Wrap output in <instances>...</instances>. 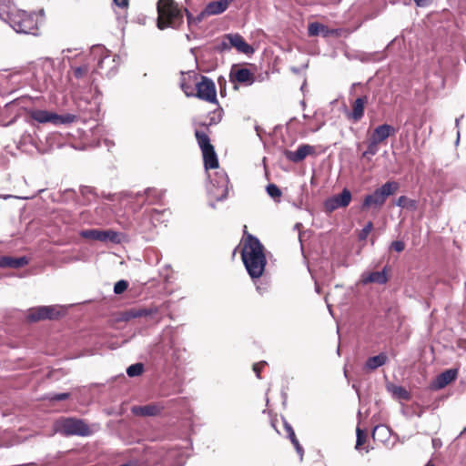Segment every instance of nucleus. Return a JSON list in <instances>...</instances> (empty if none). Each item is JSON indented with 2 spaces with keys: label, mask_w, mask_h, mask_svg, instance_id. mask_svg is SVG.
Instances as JSON below:
<instances>
[{
  "label": "nucleus",
  "mask_w": 466,
  "mask_h": 466,
  "mask_svg": "<svg viewBox=\"0 0 466 466\" xmlns=\"http://www.w3.org/2000/svg\"><path fill=\"white\" fill-rule=\"evenodd\" d=\"M241 259L247 273L254 283L264 274L267 266L265 247L252 234H247L245 245L241 251Z\"/></svg>",
  "instance_id": "1"
},
{
  "label": "nucleus",
  "mask_w": 466,
  "mask_h": 466,
  "mask_svg": "<svg viewBox=\"0 0 466 466\" xmlns=\"http://www.w3.org/2000/svg\"><path fill=\"white\" fill-rule=\"evenodd\" d=\"M157 10L158 15L157 26L159 30L168 27L177 29L184 22L183 10L174 0H158Z\"/></svg>",
  "instance_id": "2"
},
{
  "label": "nucleus",
  "mask_w": 466,
  "mask_h": 466,
  "mask_svg": "<svg viewBox=\"0 0 466 466\" xmlns=\"http://www.w3.org/2000/svg\"><path fill=\"white\" fill-rule=\"evenodd\" d=\"M399 187L400 185L398 182L393 180L387 181L380 187L376 188L371 194H368L364 197L360 205V209L364 211L368 210L371 207H382L387 198L394 195L399 190Z\"/></svg>",
  "instance_id": "3"
},
{
  "label": "nucleus",
  "mask_w": 466,
  "mask_h": 466,
  "mask_svg": "<svg viewBox=\"0 0 466 466\" xmlns=\"http://www.w3.org/2000/svg\"><path fill=\"white\" fill-rule=\"evenodd\" d=\"M5 21L19 34L35 35L38 30L35 15L33 13L19 11L15 15H10Z\"/></svg>",
  "instance_id": "4"
},
{
  "label": "nucleus",
  "mask_w": 466,
  "mask_h": 466,
  "mask_svg": "<svg viewBox=\"0 0 466 466\" xmlns=\"http://www.w3.org/2000/svg\"><path fill=\"white\" fill-rule=\"evenodd\" d=\"M195 137L203 157L205 170L216 169L218 167V158L214 146L211 144L208 135L198 129L195 130Z\"/></svg>",
  "instance_id": "5"
},
{
  "label": "nucleus",
  "mask_w": 466,
  "mask_h": 466,
  "mask_svg": "<svg viewBox=\"0 0 466 466\" xmlns=\"http://www.w3.org/2000/svg\"><path fill=\"white\" fill-rule=\"evenodd\" d=\"M66 310L58 305L37 306L28 309L26 320L29 323H35L40 320H57L62 318Z\"/></svg>",
  "instance_id": "6"
},
{
  "label": "nucleus",
  "mask_w": 466,
  "mask_h": 466,
  "mask_svg": "<svg viewBox=\"0 0 466 466\" xmlns=\"http://www.w3.org/2000/svg\"><path fill=\"white\" fill-rule=\"evenodd\" d=\"M229 178L228 174L221 170L215 173V176L210 179L209 185L207 187V192L209 198L215 201H223L228 195Z\"/></svg>",
  "instance_id": "7"
},
{
  "label": "nucleus",
  "mask_w": 466,
  "mask_h": 466,
  "mask_svg": "<svg viewBox=\"0 0 466 466\" xmlns=\"http://www.w3.org/2000/svg\"><path fill=\"white\" fill-rule=\"evenodd\" d=\"M59 431L65 436L87 437L92 434L88 424L75 417L63 418L59 422Z\"/></svg>",
  "instance_id": "8"
},
{
  "label": "nucleus",
  "mask_w": 466,
  "mask_h": 466,
  "mask_svg": "<svg viewBox=\"0 0 466 466\" xmlns=\"http://www.w3.org/2000/svg\"><path fill=\"white\" fill-rule=\"evenodd\" d=\"M30 116L35 121L41 124L51 123L55 126L67 125L73 123L76 119V116L73 114H57L47 110H33Z\"/></svg>",
  "instance_id": "9"
},
{
  "label": "nucleus",
  "mask_w": 466,
  "mask_h": 466,
  "mask_svg": "<svg viewBox=\"0 0 466 466\" xmlns=\"http://www.w3.org/2000/svg\"><path fill=\"white\" fill-rule=\"evenodd\" d=\"M79 236L85 239L96 240L100 242H110L113 244H120L121 238L120 233L108 228V229H101V228H88L83 229L79 232Z\"/></svg>",
  "instance_id": "10"
},
{
  "label": "nucleus",
  "mask_w": 466,
  "mask_h": 466,
  "mask_svg": "<svg viewBox=\"0 0 466 466\" xmlns=\"http://www.w3.org/2000/svg\"><path fill=\"white\" fill-rule=\"evenodd\" d=\"M195 97L208 103L218 104L217 88L214 81L206 76H200V81L195 83Z\"/></svg>",
  "instance_id": "11"
},
{
  "label": "nucleus",
  "mask_w": 466,
  "mask_h": 466,
  "mask_svg": "<svg viewBox=\"0 0 466 466\" xmlns=\"http://www.w3.org/2000/svg\"><path fill=\"white\" fill-rule=\"evenodd\" d=\"M229 81L234 85L233 88L238 90V85L252 86L256 81V76L249 68L234 64L229 72Z\"/></svg>",
  "instance_id": "12"
},
{
  "label": "nucleus",
  "mask_w": 466,
  "mask_h": 466,
  "mask_svg": "<svg viewBox=\"0 0 466 466\" xmlns=\"http://www.w3.org/2000/svg\"><path fill=\"white\" fill-rule=\"evenodd\" d=\"M351 198L350 190L344 187L340 193L325 199L323 203L324 210L327 214H329L339 208H346L350 205Z\"/></svg>",
  "instance_id": "13"
},
{
  "label": "nucleus",
  "mask_w": 466,
  "mask_h": 466,
  "mask_svg": "<svg viewBox=\"0 0 466 466\" xmlns=\"http://www.w3.org/2000/svg\"><path fill=\"white\" fill-rule=\"evenodd\" d=\"M459 370L456 368H451L443 370L435 377L434 380L430 383V389L431 390H439L444 389L457 380Z\"/></svg>",
  "instance_id": "14"
},
{
  "label": "nucleus",
  "mask_w": 466,
  "mask_h": 466,
  "mask_svg": "<svg viewBox=\"0 0 466 466\" xmlns=\"http://www.w3.org/2000/svg\"><path fill=\"white\" fill-rule=\"evenodd\" d=\"M283 155L289 161L299 163L308 156L315 155V147L309 144H300L295 151L285 149Z\"/></svg>",
  "instance_id": "15"
},
{
  "label": "nucleus",
  "mask_w": 466,
  "mask_h": 466,
  "mask_svg": "<svg viewBox=\"0 0 466 466\" xmlns=\"http://www.w3.org/2000/svg\"><path fill=\"white\" fill-rule=\"evenodd\" d=\"M227 38L229 40L231 49L235 48L238 53L244 54L248 56H250L255 53V48L248 44L240 34L229 33L227 34Z\"/></svg>",
  "instance_id": "16"
},
{
  "label": "nucleus",
  "mask_w": 466,
  "mask_h": 466,
  "mask_svg": "<svg viewBox=\"0 0 466 466\" xmlns=\"http://www.w3.org/2000/svg\"><path fill=\"white\" fill-rule=\"evenodd\" d=\"M368 101L369 98L367 96L357 97L352 103V110L346 112L347 117L353 120L355 123L361 120L364 116L365 106L368 104Z\"/></svg>",
  "instance_id": "17"
},
{
  "label": "nucleus",
  "mask_w": 466,
  "mask_h": 466,
  "mask_svg": "<svg viewBox=\"0 0 466 466\" xmlns=\"http://www.w3.org/2000/svg\"><path fill=\"white\" fill-rule=\"evenodd\" d=\"M164 410V406L157 403H150L147 405H136L131 408V412L135 416L155 417L159 415Z\"/></svg>",
  "instance_id": "18"
},
{
  "label": "nucleus",
  "mask_w": 466,
  "mask_h": 466,
  "mask_svg": "<svg viewBox=\"0 0 466 466\" xmlns=\"http://www.w3.org/2000/svg\"><path fill=\"white\" fill-rule=\"evenodd\" d=\"M389 266L386 265L380 271H371L367 275H362V282L363 284L369 283H376L380 285H384L389 281Z\"/></svg>",
  "instance_id": "19"
},
{
  "label": "nucleus",
  "mask_w": 466,
  "mask_h": 466,
  "mask_svg": "<svg viewBox=\"0 0 466 466\" xmlns=\"http://www.w3.org/2000/svg\"><path fill=\"white\" fill-rule=\"evenodd\" d=\"M397 130L394 127L385 123L374 128L370 139L376 142L377 144H380L385 141L390 136H394Z\"/></svg>",
  "instance_id": "20"
},
{
  "label": "nucleus",
  "mask_w": 466,
  "mask_h": 466,
  "mask_svg": "<svg viewBox=\"0 0 466 466\" xmlns=\"http://www.w3.org/2000/svg\"><path fill=\"white\" fill-rule=\"evenodd\" d=\"M29 261L30 259L26 256H1L0 268H21L26 266L29 263Z\"/></svg>",
  "instance_id": "21"
},
{
  "label": "nucleus",
  "mask_w": 466,
  "mask_h": 466,
  "mask_svg": "<svg viewBox=\"0 0 466 466\" xmlns=\"http://www.w3.org/2000/svg\"><path fill=\"white\" fill-rule=\"evenodd\" d=\"M197 77L198 75L194 71H189L187 74L183 71L181 72L179 86L186 96L190 97L194 96L195 87L193 86Z\"/></svg>",
  "instance_id": "22"
},
{
  "label": "nucleus",
  "mask_w": 466,
  "mask_h": 466,
  "mask_svg": "<svg viewBox=\"0 0 466 466\" xmlns=\"http://www.w3.org/2000/svg\"><path fill=\"white\" fill-rule=\"evenodd\" d=\"M388 355L385 352H380L376 356L369 357L364 364V371H372L380 367L385 365L388 361Z\"/></svg>",
  "instance_id": "23"
},
{
  "label": "nucleus",
  "mask_w": 466,
  "mask_h": 466,
  "mask_svg": "<svg viewBox=\"0 0 466 466\" xmlns=\"http://www.w3.org/2000/svg\"><path fill=\"white\" fill-rule=\"evenodd\" d=\"M335 33V30L329 29L327 25L319 22H312L309 24L308 35L309 36L321 35L323 37H329Z\"/></svg>",
  "instance_id": "24"
},
{
  "label": "nucleus",
  "mask_w": 466,
  "mask_h": 466,
  "mask_svg": "<svg viewBox=\"0 0 466 466\" xmlns=\"http://www.w3.org/2000/svg\"><path fill=\"white\" fill-rule=\"evenodd\" d=\"M234 0H216L211 1L207 4L205 6L206 13H208L209 15H217L224 13L230 3Z\"/></svg>",
  "instance_id": "25"
},
{
  "label": "nucleus",
  "mask_w": 466,
  "mask_h": 466,
  "mask_svg": "<svg viewBox=\"0 0 466 466\" xmlns=\"http://www.w3.org/2000/svg\"><path fill=\"white\" fill-rule=\"evenodd\" d=\"M231 50V46H229V40L227 38V34H225L220 42L215 43L210 48H204V52L207 54H211L213 52H218L219 54H223L226 52H229Z\"/></svg>",
  "instance_id": "26"
},
{
  "label": "nucleus",
  "mask_w": 466,
  "mask_h": 466,
  "mask_svg": "<svg viewBox=\"0 0 466 466\" xmlns=\"http://www.w3.org/2000/svg\"><path fill=\"white\" fill-rule=\"evenodd\" d=\"M121 195L123 196V198H131L132 197L135 198H139L143 196H146L147 198L152 197L155 199V201H157L161 198L160 194L157 193L156 189L152 188V187H147L144 191H138L134 195L132 192H127V191L122 192Z\"/></svg>",
  "instance_id": "27"
},
{
  "label": "nucleus",
  "mask_w": 466,
  "mask_h": 466,
  "mask_svg": "<svg viewBox=\"0 0 466 466\" xmlns=\"http://www.w3.org/2000/svg\"><path fill=\"white\" fill-rule=\"evenodd\" d=\"M387 390L398 400H410L411 398L410 393L402 386L390 384L387 385Z\"/></svg>",
  "instance_id": "28"
},
{
  "label": "nucleus",
  "mask_w": 466,
  "mask_h": 466,
  "mask_svg": "<svg viewBox=\"0 0 466 466\" xmlns=\"http://www.w3.org/2000/svg\"><path fill=\"white\" fill-rule=\"evenodd\" d=\"M395 205L401 208H405L410 211L416 210L418 207V203L415 199L409 198L407 196L404 195L399 197V198L395 202Z\"/></svg>",
  "instance_id": "29"
},
{
  "label": "nucleus",
  "mask_w": 466,
  "mask_h": 466,
  "mask_svg": "<svg viewBox=\"0 0 466 466\" xmlns=\"http://www.w3.org/2000/svg\"><path fill=\"white\" fill-rule=\"evenodd\" d=\"M135 309V315L136 319L137 318H147V317H153L158 312V309L157 307H137Z\"/></svg>",
  "instance_id": "30"
},
{
  "label": "nucleus",
  "mask_w": 466,
  "mask_h": 466,
  "mask_svg": "<svg viewBox=\"0 0 466 466\" xmlns=\"http://www.w3.org/2000/svg\"><path fill=\"white\" fill-rule=\"evenodd\" d=\"M71 394L69 392H50L45 394L43 397V400L49 401L50 403H56L59 401H63L66 400H68L70 398Z\"/></svg>",
  "instance_id": "31"
},
{
  "label": "nucleus",
  "mask_w": 466,
  "mask_h": 466,
  "mask_svg": "<svg viewBox=\"0 0 466 466\" xmlns=\"http://www.w3.org/2000/svg\"><path fill=\"white\" fill-rule=\"evenodd\" d=\"M145 371V365L142 362H136L134 364L129 365L127 370V375L129 378H135L142 375Z\"/></svg>",
  "instance_id": "32"
},
{
  "label": "nucleus",
  "mask_w": 466,
  "mask_h": 466,
  "mask_svg": "<svg viewBox=\"0 0 466 466\" xmlns=\"http://www.w3.org/2000/svg\"><path fill=\"white\" fill-rule=\"evenodd\" d=\"M267 194L276 202H280L282 191L279 186L274 183H269L266 187Z\"/></svg>",
  "instance_id": "33"
},
{
  "label": "nucleus",
  "mask_w": 466,
  "mask_h": 466,
  "mask_svg": "<svg viewBox=\"0 0 466 466\" xmlns=\"http://www.w3.org/2000/svg\"><path fill=\"white\" fill-rule=\"evenodd\" d=\"M13 5V0H0V19L9 17Z\"/></svg>",
  "instance_id": "34"
},
{
  "label": "nucleus",
  "mask_w": 466,
  "mask_h": 466,
  "mask_svg": "<svg viewBox=\"0 0 466 466\" xmlns=\"http://www.w3.org/2000/svg\"><path fill=\"white\" fill-rule=\"evenodd\" d=\"M378 145L376 142L370 139L367 149L362 153L361 157L371 160V157L375 156L378 152Z\"/></svg>",
  "instance_id": "35"
},
{
  "label": "nucleus",
  "mask_w": 466,
  "mask_h": 466,
  "mask_svg": "<svg viewBox=\"0 0 466 466\" xmlns=\"http://www.w3.org/2000/svg\"><path fill=\"white\" fill-rule=\"evenodd\" d=\"M167 212H168L167 209L158 210V209L154 208L151 210L150 218L153 222H159V223L165 222L167 219L164 218V216Z\"/></svg>",
  "instance_id": "36"
},
{
  "label": "nucleus",
  "mask_w": 466,
  "mask_h": 466,
  "mask_svg": "<svg viewBox=\"0 0 466 466\" xmlns=\"http://www.w3.org/2000/svg\"><path fill=\"white\" fill-rule=\"evenodd\" d=\"M284 429L288 434V438L290 440L291 443L294 445L299 443V440L296 437L295 431L292 426L283 418Z\"/></svg>",
  "instance_id": "37"
},
{
  "label": "nucleus",
  "mask_w": 466,
  "mask_h": 466,
  "mask_svg": "<svg viewBox=\"0 0 466 466\" xmlns=\"http://www.w3.org/2000/svg\"><path fill=\"white\" fill-rule=\"evenodd\" d=\"M356 445L355 449L359 450L367 441V433L364 430H361L360 427H357L356 430Z\"/></svg>",
  "instance_id": "38"
},
{
  "label": "nucleus",
  "mask_w": 466,
  "mask_h": 466,
  "mask_svg": "<svg viewBox=\"0 0 466 466\" xmlns=\"http://www.w3.org/2000/svg\"><path fill=\"white\" fill-rule=\"evenodd\" d=\"M129 283L126 279H120L114 285V293L116 295L123 294L128 289Z\"/></svg>",
  "instance_id": "39"
},
{
  "label": "nucleus",
  "mask_w": 466,
  "mask_h": 466,
  "mask_svg": "<svg viewBox=\"0 0 466 466\" xmlns=\"http://www.w3.org/2000/svg\"><path fill=\"white\" fill-rule=\"evenodd\" d=\"M373 228L372 221H368L358 235L359 240H365Z\"/></svg>",
  "instance_id": "40"
},
{
  "label": "nucleus",
  "mask_w": 466,
  "mask_h": 466,
  "mask_svg": "<svg viewBox=\"0 0 466 466\" xmlns=\"http://www.w3.org/2000/svg\"><path fill=\"white\" fill-rule=\"evenodd\" d=\"M88 70H89V67L86 65L77 66V67L74 68V76L76 78L79 79V78L83 77V76H85L88 72Z\"/></svg>",
  "instance_id": "41"
},
{
  "label": "nucleus",
  "mask_w": 466,
  "mask_h": 466,
  "mask_svg": "<svg viewBox=\"0 0 466 466\" xmlns=\"http://www.w3.org/2000/svg\"><path fill=\"white\" fill-rule=\"evenodd\" d=\"M390 249L400 253L405 249V243L402 240H394L390 243Z\"/></svg>",
  "instance_id": "42"
},
{
  "label": "nucleus",
  "mask_w": 466,
  "mask_h": 466,
  "mask_svg": "<svg viewBox=\"0 0 466 466\" xmlns=\"http://www.w3.org/2000/svg\"><path fill=\"white\" fill-rule=\"evenodd\" d=\"M133 313H135V309L130 308L129 309L123 312L121 319L124 321H129L130 319H136Z\"/></svg>",
  "instance_id": "43"
},
{
  "label": "nucleus",
  "mask_w": 466,
  "mask_h": 466,
  "mask_svg": "<svg viewBox=\"0 0 466 466\" xmlns=\"http://www.w3.org/2000/svg\"><path fill=\"white\" fill-rule=\"evenodd\" d=\"M218 84L219 88H220V90H219L220 96H226V93H227V91H226L227 81H226L225 77L222 76H219L218 78Z\"/></svg>",
  "instance_id": "44"
},
{
  "label": "nucleus",
  "mask_w": 466,
  "mask_h": 466,
  "mask_svg": "<svg viewBox=\"0 0 466 466\" xmlns=\"http://www.w3.org/2000/svg\"><path fill=\"white\" fill-rule=\"evenodd\" d=\"M220 120H221L220 115L218 116H213L209 117L208 123H200V126L208 128L209 126L217 125L218 123L220 122Z\"/></svg>",
  "instance_id": "45"
},
{
  "label": "nucleus",
  "mask_w": 466,
  "mask_h": 466,
  "mask_svg": "<svg viewBox=\"0 0 466 466\" xmlns=\"http://www.w3.org/2000/svg\"><path fill=\"white\" fill-rule=\"evenodd\" d=\"M184 13L187 16V26L189 28H191V26L193 25H196L195 24V16L192 15V13L187 8H184Z\"/></svg>",
  "instance_id": "46"
},
{
  "label": "nucleus",
  "mask_w": 466,
  "mask_h": 466,
  "mask_svg": "<svg viewBox=\"0 0 466 466\" xmlns=\"http://www.w3.org/2000/svg\"><path fill=\"white\" fill-rule=\"evenodd\" d=\"M267 364L266 361H260V362H258V363H255L253 364V370L254 372L256 373V376L257 378L260 379V372H261V370L262 368Z\"/></svg>",
  "instance_id": "47"
},
{
  "label": "nucleus",
  "mask_w": 466,
  "mask_h": 466,
  "mask_svg": "<svg viewBox=\"0 0 466 466\" xmlns=\"http://www.w3.org/2000/svg\"><path fill=\"white\" fill-rule=\"evenodd\" d=\"M113 5L120 9H127L129 6V0H112Z\"/></svg>",
  "instance_id": "48"
},
{
  "label": "nucleus",
  "mask_w": 466,
  "mask_h": 466,
  "mask_svg": "<svg viewBox=\"0 0 466 466\" xmlns=\"http://www.w3.org/2000/svg\"><path fill=\"white\" fill-rule=\"evenodd\" d=\"M207 16H209V15L208 13H206V8H204L197 16H195V24L198 25L201 23Z\"/></svg>",
  "instance_id": "49"
},
{
  "label": "nucleus",
  "mask_w": 466,
  "mask_h": 466,
  "mask_svg": "<svg viewBox=\"0 0 466 466\" xmlns=\"http://www.w3.org/2000/svg\"><path fill=\"white\" fill-rule=\"evenodd\" d=\"M417 7H428L431 4V0H413Z\"/></svg>",
  "instance_id": "50"
},
{
  "label": "nucleus",
  "mask_w": 466,
  "mask_h": 466,
  "mask_svg": "<svg viewBox=\"0 0 466 466\" xmlns=\"http://www.w3.org/2000/svg\"><path fill=\"white\" fill-rule=\"evenodd\" d=\"M294 448L296 450V452L299 456V460L301 461L303 460V455H304V449H303V447L300 445V443H298V444L294 445Z\"/></svg>",
  "instance_id": "51"
},
{
  "label": "nucleus",
  "mask_w": 466,
  "mask_h": 466,
  "mask_svg": "<svg viewBox=\"0 0 466 466\" xmlns=\"http://www.w3.org/2000/svg\"><path fill=\"white\" fill-rule=\"evenodd\" d=\"M80 192L82 195L86 194H92L93 193V187L89 186H81L80 187Z\"/></svg>",
  "instance_id": "52"
},
{
  "label": "nucleus",
  "mask_w": 466,
  "mask_h": 466,
  "mask_svg": "<svg viewBox=\"0 0 466 466\" xmlns=\"http://www.w3.org/2000/svg\"><path fill=\"white\" fill-rule=\"evenodd\" d=\"M433 449L437 450L440 449L442 446V442L441 439L433 438L431 441Z\"/></svg>",
  "instance_id": "53"
},
{
  "label": "nucleus",
  "mask_w": 466,
  "mask_h": 466,
  "mask_svg": "<svg viewBox=\"0 0 466 466\" xmlns=\"http://www.w3.org/2000/svg\"><path fill=\"white\" fill-rule=\"evenodd\" d=\"M255 284H257V282ZM256 290L260 295H264L268 291V288L266 286H262V285H256Z\"/></svg>",
  "instance_id": "54"
},
{
  "label": "nucleus",
  "mask_w": 466,
  "mask_h": 466,
  "mask_svg": "<svg viewBox=\"0 0 466 466\" xmlns=\"http://www.w3.org/2000/svg\"><path fill=\"white\" fill-rule=\"evenodd\" d=\"M308 67V64H305L303 65L301 67H296V66H292L290 68L291 72H293L294 74H299L301 72L302 69H305Z\"/></svg>",
  "instance_id": "55"
},
{
  "label": "nucleus",
  "mask_w": 466,
  "mask_h": 466,
  "mask_svg": "<svg viewBox=\"0 0 466 466\" xmlns=\"http://www.w3.org/2000/svg\"><path fill=\"white\" fill-rule=\"evenodd\" d=\"M116 19L118 20L119 24H127V15H125L123 17L116 15Z\"/></svg>",
  "instance_id": "56"
},
{
  "label": "nucleus",
  "mask_w": 466,
  "mask_h": 466,
  "mask_svg": "<svg viewBox=\"0 0 466 466\" xmlns=\"http://www.w3.org/2000/svg\"><path fill=\"white\" fill-rule=\"evenodd\" d=\"M103 197L109 200V201H113L114 200V198H115V194H112V193H107V194H105L103 193Z\"/></svg>",
  "instance_id": "57"
},
{
  "label": "nucleus",
  "mask_w": 466,
  "mask_h": 466,
  "mask_svg": "<svg viewBox=\"0 0 466 466\" xmlns=\"http://www.w3.org/2000/svg\"><path fill=\"white\" fill-rule=\"evenodd\" d=\"M281 397L283 400L282 404L285 406L287 404L288 394L285 391H281Z\"/></svg>",
  "instance_id": "58"
},
{
  "label": "nucleus",
  "mask_w": 466,
  "mask_h": 466,
  "mask_svg": "<svg viewBox=\"0 0 466 466\" xmlns=\"http://www.w3.org/2000/svg\"><path fill=\"white\" fill-rule=\"evenodd\" d=\"M216 202H217V201H215L213 198H209L208 206H209L211 208L215 209V208H216Z\"/></svg>",
  "instance_id": "59"
},
{
  "label": "nucleus",
  "mask_w": 466,
  "mask_h": 466,
  "mask_svg": "<svg viewBox=\"0 0 466 466\" xmlns=\"http://www.w3.org/2000/svg\"><path fill=\"white\" fill-rule=\"evenodd\" d=\"M200 48L201 47H192V48H190V53L195 56L196 59H197L196 52H197L198 49H200Z\"/></svg>",
  "instance_id": "60"
},
{
  "label": "nucleus",
  "mask_w": 466,
  "mask_h": 466,
  "mask_svg": "<svg viewBox=\"0 0 466 466\" xmlns=\"http://www.w3.org/2000/svg\"><path fill=\"white\" fill-rule=\"evenodd\" d=\"M463 117V115H461L460 117H457L455 119V126L458 127H459V124H460V121L461 119Z\"/></svg>",
  "instance_id": "61"
},
{
  "label": "nucleus",
  "mask_w": 466,
  "mask_h": 466,
  "mask_svg": "<svg viewBox=\"0 0 466 466\" xmlns=\"http://www.w3.org/2000/svg\"><path fill=\"white\" fill-rule=\"evenodd\" d=\"M465 433H466V427L460 432V434L458 435L457 439L461 438Z\"/></svg>",
  "instance_id": "62"
},
{
  "label": "nucleus",
  "mask_w": 466,
  "mask_h": 466,
  "mask_svg": "<svg viewBox=\"0 0 466 466\" xmlns=\"http://www.w3.org/2000/svg\"><path fill=\"white\" fill-rule=\"evenodd\" d=\"M465 433H466V427L460 432V434L458 435L457 439L461 438Z\"/></svg>",
  "instance_id": "63"
},
{
  "label": "nucleus",
  "mask_w": 466,
  "mask_h": 466,
  "mask_svg": "<svg viewBox=\"0 0 466 466\" xmlns=\"http://www.w3.org/2000/svg\"><path fill=\"white\" fill-rule=\"evenodd\" d=\"M424 466H435L431 461H428Z\"/></svg>",
  "instance_id": "64"
}]
</instances>
